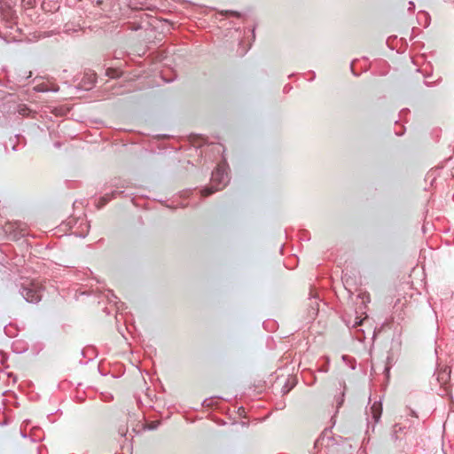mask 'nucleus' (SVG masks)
<instances>
[{
    "label": "nucleus",
    "mask_w": 454,
    "mask_h": 454,
    "mask_svg": "<svg viewBox=\"0 0 454 454\" xmlns=\"http://www.w3.org/2000/svg\"><path fill=\"white\" fill-rule=\"evenodd\" d=\"M228 174L225 170L224 164H219L212 172L211 186L206 187L200 191L203 197H207L216 191L222 190L228 183Z\"/></svg>",
    "instance_id": "1"
},
{
    "label": "nucleus",
    "mask_w": 454,
    "mask_h": 454,
    "mask_svg": "<svg viewBox=\"0 0 454 454\" xmlns=\"http://www.w3.org/2000/svg\"><path fill=\"white\" fill-rule=\"evenodd\" d=\"M43 291V286L37 280L26 281L21 285L20 290L23 298L31 303L39 302L42 300Z\"/></svg>",
    "instance_id": "2"
},
{
    "label": "nucleus",
    "mask_w": 454,
    "mask_h": 454,
    "mask_svg": "<svg viewBox=\"0 0 454 454\" xmlns=\"http://www.w3.org/2000/svg\"><path fill=\"white\" fill-rule=\"evenodd\" d=\"M382 414V405L380 402H374L367 411L368 428L372 427L374 431L376 424L380 421Z\"/></svg>",
    "instance_id": "3"
},
{
    "label": "nucleus",
    "mask_w": 454,
    "mask_h": 454,
    "mask_svg": "<svg viewBox=\"0 0 454 454\" xmlns=\"http://www.w3.org/2000/svg\"><path fill=\"white\" fill-rule=\"evenodd\" d=\"M97 81L96 74L90 73V74H85V75L82 77L80 87L85 90H89L93 88Z\"/></svg>",
    "instance_id": "4"
},
{
    "label": "nucleus",
    "mask_w": 454,
    "mask_h": 454,
    "mask_svg": "<svg viewBox=\"0 0 454 454\" xmlns=\"http://www.w3.org/2000/svg\"><path fill=\"white\" fill-rule=\"evenodd\" d=\"M118 194V192L116 191H114L112 192L111 193H106L105 194L104 196L100 197L98 201V204H97V207L98 208H101L103 207L104 206H106L110 200H112L113 199H114L116 197V195Z\"/></svg>",
    "instance_id": "5"
},
{
    "label": "nucleus",
    "mask_w": 454,
    "mask_h": 454,
    "mask_svg": "<svg viewBox=\"0 0 454 454\" xmlns=\"http://www.w3.org/2000/svg\"><path fill=\"white\" fill-rule=\"evenodd\" d=\"M35 90L40 92H57L59 90V87L54 83H42L36 86Z\"/></svg>",
    "instance_id": "6"
},
{
    "label": "nucleus",
    "mask_w": 454,
    "mask_h": 454,
    "mask_svg": "<svg viewBox=\"0 0 454 454\" xmlns=\"http://www.w3.org/2000/svg\"><path fill=\"white\" fill-rule=\"evenodd\" d=\"M127 7L130 9L131 12L133 11H143L145 7H146V2H123Z\"/></svg>",
    "instance_id": "7"
},
{
    "label": "nucleus",
    "mask_w": 454,
    "mask_h": 454,
    "mask_svg": "<svg viewBox=\"0 0 454 454\" xmlns=\"http://www.w3.org/2000/svg\"><path fill=\"white\" fill-rule=\"evenodd\" d=\"M405 430V427H402L399 424H395L393 427V430L391 433V439L394 442H397L401 440V437L399 436L400 433H403Z\"/></svg>",
    "instance_id": "8"
},
{
    "label": "nucleus",
    "mask_w": 454,
    "mask_h": 454,
    "mask_svg": "<svg viewBox=\"0 0 454 454\" xmlns=\"http://www.w3.org/2000/svg\"><path fill=\"white\" fill-rule=\"evenodd\" d=\"M366 318H367V316L364 318H360L358 317H356V318L352 322L350 320L347 321L346 325L348 327L356 328L359 325H361L363 324L364 320L366 319Z\"/></svg>",
    "instance_id": "9"
},
{
    "label": "nucleus",
    "mask_w": 454,
    "mask_h": 454,
    "mask_svg": "<svg viewBox=\"0 0 454 454\" xmlns=\"http://www.w3.org/2000/svg\"><path fill=\"white\" fill-rule=\"evenodd\" d=\"M358 298L362 300L363 303H369L371 301L370 294L366 292L361 293L357 295Z\"/></svg>",
    "instance_id": "10"
},
{
    "label": "nucleus",
    "mask_w": 454,
    "mask_h": 454,
    "mask_svg": "<svg viewBox=\"0 0 454 454\" xmlns=\"http://www.w3.org/2000/svg\"><path fill=\"white\" fill-rule=\"evenodd\" d=\"M344 395H345V394H344V392H342L340 396H337L335 398L337 410H339L342 406V404L344 403Z\"/></svg>",
    "instance_id": "11"
},
{
    "label": "nucleus",
    "mask_w": 454,
    "mask_h": 454,
    "mask_svg": "<svg viewBox=\"0 0 454 454\" xmlns=\"http://www.w3.org/2000/svg\"><path fill=\"white\" fill-rule=\"evenodd\" d=\"M222 14L230 15V16H233V17H236V18H240L241 17V14L239 12H236V11H224V12H222Z\"/></svg>",
    "instance_id": "12"
},
{
    "label": "nucleus",
    "mask_w": 454,
    "mask_h": 454,
    "mask_svg": "<svg viewBox=\"0 0 454 454\" xmlns=\"http://www.w3.org/2000/svg\"><path fill=\"white\" fill-rule=\"evenodd\" d=\"M413 8H414V2L410 1V2H409V7H408V10H409V11H411Z\"/></svg>",
    "instance_id": "13"
},
{
    "label": "nucleus",
    "mask_w": 454,
    "mask_h": 454,
    "mask_svg": "<svg viewBox=\"0 0 454 454\" xmlns=\"http://www.w3.org/2000/svg\"><path fill=\"white\" fill-rule=\"evenodd\" d=\"M110 2H101V1H98L97 2V4L98 5H103L104 4H109Z\"/></svg>",
    "instance_id": "14"
},
{
    "label": "nucleus",
    "mask_w": 454,
    "mask_h": 454,
    "mask_svg": "<svg viewBox=\"0 0 454 454\" xmlns=\"http://www.w3.org/2000/svg\"><path fill=\"white\" fill-rule=\"evenodd\" d=\"M114 6H117L119 9H121L120 2H114Z\"/></svg>",
    "instance_id": "15"
},
{
    "label": "nucleus",
    "mask_w": 454,
    "mask_h": 454,
    "mask_svg": "<svg viewBox=\"0 0 454 454\" xmlns=\"http://www.w3.org/2000/svg\"><path fill=\"white\" fill-rule=\"evenodd\" d=\"M47 4V2H45V1H43V2H42V7H43V9H45V4Z\"/></svg>",
    "instance_id": "16"
},
{
    "label": "nucleus",
    "mask_w": 454,
    "mask_h": 454,
    "mask_svg": "<svg viewBox=\"0 0 454 454\" xmlns=\"http://www.w3.org/2000/svg\"><path fill=\"white\" fill-rule=\"evenodd\" d=\"M353 64H354V63L352 62V63H351V65H350V68H351L352 72L354 73V74H355V75H356V73L354 72V70H353Z\"/></svg>",
    "instance_id": "17"
},
{
    "label": "nucleus",
    "mask_w": 454,
    "mask_h": 454,
    "mask_svg": "<svg viewBox=\"0 0 454 454\" xmlns=\"http://www.w3.org/2000/svg\"><path fill=\"white\" fill-rule=\"evenodd\" d=\"M120 434H121V435H123V436L126 434V433H125L124 431H121V430H120Z\"/></svg>",
    "instance_id": "18"
},
{
    "label": "nucleus",
    "mask_w": 454,
    "mask_h": 454,
    "mask_svg": "<svg viewBox=\"0 0 454 454\" xmlns=\"http://www.w3.org/2000/svg\"><path fill=\"white\" fill-rule=\"evenodd\" d=\"M143 15H146V16H147V14H146V13L142 12V13H141V15H140V18H141V19L143 18Z\"/></svg>",
    "instance_id": "19"
},
{
    "label": "nucleus",
    "mask_w": 454,
    "mask_h": 454,
    "mask_svg": "<svg viewBox=\"0 0 454 454\" xmlns=\"http://www.w3.org/2000/svg\"><path fill=\"white\" fill-rule=\"evenodd\" d=\"M106 74H107V75H110V69H108V70L106 71Z\"/></svg>",
    "instance_id": "20"
},
{
    "label": "nucleus",
    "mask_w": 454,
    "mask_h": 454,
    "mask_svg": "<svg viewBox=\"0 0 454 454\" xmlns=\"http://www.w3.org/2000/svg\"><path fill=\"white\" fill-rule=\"evenodd\" d=\"M151 429H154L155 428V426L154 425H152V427H150Z\"/></svg>",
    "instance_id": "21"
},
{
    "label": "nucleus",
    "mask_w": 454,
    "mask_h": 454,
    "mask_svg": "<svg viewBox=\"0 0 454 454\" xmlns=\"http://www.w3.org/2000/svg\"><path fill=\"white\" fill-rule=\"evenodd\" d=\"M27 4L28 5H31L32 2L27 1Z\"/></svg>",
    "instance_id": "22"
},
{
    "label": "nucleus",
    "mask_w": 454,
    "mask_h": 454,
    "mask_svg": "<svg viewBox=\"0 0 454 454\" xmlns=\"http://www.w3.org/2000/svg\"><path fill=\"white\" fill-rule=\"evenodd\" d=\"M253 37H254V29L252 30Z\"/></svg>",
    "instance_id": "23"
},
{
    "label": "nucleus",
    "mask_w": 454,
    "mask_h": 454,
    "mask_svg": "<svg viewBox=\"0 0 454 454\" xmlns=\"http://www.w3.org/2000/svg\"><path fill=\"white\" fill-rule=\"evenodd\" d=\"M395 133H396V135H397V136H400V135H402V133H400V132H397V131H396Z\"/></svg>",
    "instance_id": "24"
}]
</instances>
